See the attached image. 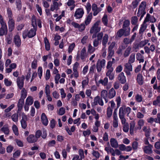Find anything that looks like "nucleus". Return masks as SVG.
<instances>
[{
    "label": "nucleus",
    "instance_id": "nucleus-43",
    "mask_svg": "<svg viewBox=\"0 0 160 160\" xmlns=\"http://www.w3.org/2000/svg\"><path fill=\"white\" fill-rule=\"evenodd\" d=\"M102 22L105 26H107L108 24V19L107 15H104L102 18Z\"/></svg>",
    "mask_w": 160,
    "mask_h": 160
},
{
    "label": "nucleus",
    "instance_id": "nucleus-47",
    "mask_svg": "<svg viewBox=\"0 0 160 160\" xmlns=\"http://www.w3.org/2000/svg\"><path fill=\"white\" fill-rule=\"evenodd\" d=\"M0 130L5 134L8 135L9 133V130L8 127H3Z\"/></svg>",
    "mask_w": 160,
    "mask_h": 160
},
{
    "label": "nucleus",
    "instance_id": "nucleus-55",
    "mask_svg": "<svg viewBox=\"0 0 160 160\" xmlns=\"http://www.w3.org/2000/svg\"><path fill=\"white\" fill-rule=\"evenodd\" d=\"M65 108H64L62 107L59 109L58 112V114L59 115H62L65 113Z\"/></svg>",
    "mask_w": 160,
    "mask_h": 160
},
{
    "label": "nucleus",
    "instance_id": "nucleus-31",
    "mask_svg": "<svg viewBox=\"0 0 160 160\" xmlns=\"http://www.w3.org/2000/svg\"><path fill=\"white\" fill-rule=\"evenodd\" d=\"M92 18V13L91 12L88 15L85 21V23L86 25H87L90 23Z\"/></svg>",
    "mask_w": 160,
    "mask_h": 160
},
{
    "label": "nucleus",
    "instance_id": "nucleus-12",
    "mask_svg": "<svg viewBox=\"0 0 160 160\" xmlns=\"http://www.w3.org/2000/svg\"><path fill=\"white\" fill-rule=\"evenodd\" d=\"M22 119L21 120V123L22 128L25 129L27 127L26 121L27 119V116L23 112L22 114Z\"/></svg>",
    "mask_w": 160,
    "mask_h": 160
},
{
    "label": "nucleus",
    "instance_id": "nucleus-37",
    "mask_svg": "<svg viewBox=\"0 0 160 160\" xmlns=\"http://www.w3.org/2000/svg\"><path fill=\"white\" fill-rule=\"evenodd\" d=\"M125 47L123 45H121L119 47L116 52V53L119 55L121 56L122 54L123 51L125 49Z\"/></svg>",
    "mask_w": 160,
    "mask_h": 160
},
{
    "label": "nucleus",
    "instance_id": "nucleus-63",
    "mask_svg": "<svg viewBox=\"0 0 160 160\" xmlns=\"http://www.w3.org/2000/svg\"><path fill=\"white\" fill-rule=\"evenodd\" d=\"M37 66V60H34L32 63L31 67L33 69H36Z\"/></svg>",
    "mask_w": 160,
    "mask_h": 160
},
{
    "label": "nucleus",
    "instance_id": "nucleus-41",
    "mask_svg": "<svg viewBox=\"0 0 160 160\" xmlns=\"http://www.w3.org/2000/svg\"><path fill=\"white\" fill-rule=\"evenodd\" d=\"M135 124V122L133 121H132L130 123V132L131 134L133 133Z\"/></svg>",
    "mask_w": 160,
    "mask_h": 160
},
{
    "label": "nucleus",
    "instance_id": "nucleus-10",
    "mask_svg": "<svg viewBox=\"0 0 160 160\" xmlns=\"http://www.w3.org/2000/svg\"><path fill=\"white\" fill-rule=\"evenodd\" d=\"M143 130L145 132V135L146 137V138L144 139L145 144L146 145H149V142L148 139L149 138L150 129L149 128H147L146 127L144 126L143 128Z\"/></svg>",
    "mask_w": 160,
    "mask_h": 160
},
{
    "label": "nucleus",
    "instance_id": "nucleus-20",
    "mask_svg": "<svg viewBox=\"0 0 160 160\" xmlns=\"http://www.w3.org/2000/svg\"><path fill=\"white\" fill-rule=\"evenodd\" d=\"M27 141L30 143H34L37 141V138L34 135L32 134L30 135L27 138Z\"/></svg>",
    "mask_w": 160,
    "mask_h": 160
},
{
    "label": "nucleus",
    "instance_id": "nucleus-50",
    "mask_svg": "<svg viewBox=\"0 0 160 160\" xmlns=\"http://www.w3.org/2000/svg\"><path fill=\"white\" fill-rule=\"evenodd\" d=\"M148 40H145L144 41H141L137 45V47H142L146 45L148 42Z\"/></svg>",
    "mask_w": 160,
    "mask_h": 160
},
{
    "label": "nucleus",
    "instance_id": "nucleus-29",
    "mask_svg": "<svg viewBox=\"0 0 160 160\" xmlns=\"http://www.w3.org/2000/svg\"><path fill=\"white\" fill-rule=\"evenodd\" d=\"M108 36L107 34H104V36L102 38V44L103 46H104L105 47H106V45L107 43L108 40Z\"/></svg>",
    "mask_w": 160,
    "mask_h": 160
},
{
    "label": "nucleus",
    "instance_id": "nucleus-60",
    "mask_svg": "<svg viewBox=\"0 0 160 160\" xmlns=\"http://www.w3.org/2000/svg\"><path fill=\"white\" fill-rule=\"evenodd\" d=\"M38 72L39 78H41V77L42 75V68L41 67H39L38 69Z\"/></svg>",
    "mask_w": 160,
    "mask_h": 160
},
{
    "label": "nucleus",
    "instance_id": "nucleus-33",
    "mask_svg": "<svg viewBox=\"0 0 160 160\" xmlns=\"http://www.w3.org/2000/svg\"><path fill=\"white\" fill-rule=\"evenodd\" d=\"M33 102L32 98L31 96H28L26 99L25 104L29 105H32Z\"/></svg>",
    "mask_w": 160,
    "mask_h": 160
},
{
    "label": "nucleus",
    "instance_id": "nucleus-18",
    "mask_svg": "<svg viewBox=\"0 0 160 160\" xmlns=\"http://www.w3.org/2000/svg\"><path fill=\"white\" fill-rule=\"evenodd\" d=\"M14 42L15 45L17 47H19L21 45V40L18 35H16L14 36Z\"/></svg>",
    "mask_w": 160,
    "mask_h": 160
},
{
    "label": "nucleus",
    "instance_id": "nucleus-23",
    "mask_svg": "<svg viewBox=\"0 0 160 160\" xmlns=\"http://www.w3.org/2000/svg\"><path fill=\"white\" fill-rule=\"evenodd\" d=\"M111 146L113 148H117L118 146L117 140L114 138H111L110 140Z\"/></svg>",
    "mask_w": 160,
    "mask_h": 160
},
{
    "label": "nucleus",
    "instance_id": "nucleus-22",
    "mask_svg": "<svg viewBox=\"0 0 160 160\" xmlns=\"http://www.w3.org/2000/svg\"><path fill=\"white\" fill-rule=\"evenodd\" d=\"M41 119L42 123L45 126H47L48 123V120L46 114L43 113L42 114Z\"/></svg>",
    "mask_w": 160,
    "mask_h": 160
},
{
    "label": "nucleus",
    "instance_id": "nucleus-3",
    "mask_svg": "<svg viewBox=\"0 0 160 160\" xmlns=\"http://www.w3.org/2000/svg\"><path fill=\"white\" fill-rule=\"evenodd\" d=\"M150 20V15L148 13L143 23L141 25L139 30V33L142 35L147 28V25L149 24V21Z\"/></svg>",
    "mask_w": 160,
    "mask_h": 160
},
{
    "label": "nucleus",
    "instance_id": "nucleus-48",
    "mask_svg": "<svg viewBox=\"0 0 160 160\" xmlns=\"http://www.w3.org/2000/svg\"><path fill=\"white\" fill-rule=\"evenodd\" d=\"M11 118L12 121L15 122H17L18 121V113H15L13 114Z\"/></svg>",
    "mask_w": 160,
    "mask_h": 160
},
{
    "label": "nucleus",
    "instance_id": "nucleus-1",
    "mask_svg": "<svg viewBox=\"0 0 160 160\" xmlns=\"http://www.w3.org/2000/svg\"><path fill=\"white\" fill-rule=\"evenodd\" d=\"M116 92L113 88H111L108 92L106 90H103L101 93V96L105 100V102L107 103L108 101V98L112 99L116 95Z\"/></svg>",
    "mask_w": 160,
    "mask_h": 160
},
{
    "label": "nucleus",
    "instance_id": "nucleus-8",
    "mask_svg": "<svg viewBox=\"0 0 160 160\" xmlns=\"http://www.w3.org/2000/svg\"><path fill=\"white\" fill-rule=\"evenodd\" d=\"M102 98H101L98 96L94 98L93 102L92 104V107L96 106L98 104L101 106H103L104 105L103 102L102 100Z\"/></svg>",
    "mask_w": 160,
    "mask_h": 160
},
{
    "label": "nucleus",
    "instance_id": "nucleus-26",
    "mask_svg": "<svg viewBox=\"0 0 160 160\" xmlns=\"http://www.w3.org/2000/svg\"><path fill=\"white\" fill-rule=\"evenodd\" d=\"M78 63L77 62H76L74 64L73 67V70L74 72L73 74L74 76L76 78H78V74L77 70V68L78 66Z\"/></svg>",
    "mask_w": 160,
    "mask_h": 160
},
{
    "label": "nucleus",
    "instance_id": "nucleus-64",
    "mask_svg": "<svg viewBox=\"0 0 160 160\" xmlns=\"http://www.w3.org/2000/svg\"><path fill=\"white\" fill-rule=\"evenodd\" d=\"M129 126L128 124H125L123 125V130L125 132H128V131Z\"/></svg>",
    "mask_w": 160,
    "mask_h": 160
},
{
    "label": "nucleus",
    "instance_id": "nucleus-51",
    "mask_svg": "<svg viewBox=\"0 0 160 160\" xmlns=\"http://www.w3.org/2000/svg\"><path fill=\"white\" fill-rule=\"evenodd\" d=\"M12 129L15 134L18 136V127L15 125L14 124L13 125Z\"/></svg>",
    "mask_w": 160,
    "mask_h": 160
},
{
    "label": "nucleus",
    "instance_id": "nucleus-6",
    "mask_svg": "<svg viewBox=\"0 0 160 160\" xmlns=\"http://www.w3.org/2000/svg\"><path fill=\"white\" fill-rule=\"evenodd\" d=\"M131 108L129 107L126 108L124 107H120L119 109V117H125L126 113L128 115L131 112Z\"/></svg>",
    "mask_w": 160,
    "mask_h": 160
},
{
    "label": "nucleus",
    "instance_id": "nucleus-59",
    "mask_svg": "<svg viewBox=\"0 0 160 160\" xmlns=\"http://www.w3.org/2000/svg\"><path fill=\"white\" fill-rule=\"evenodd\" d=\"M5 84L7 86H9L11 85L12 82L9 81L8 79L5 78L4 80Z\"/></svg>",
    "mask_w": 160,
    "mask_h": 160
},
{
    "label": "nucleus",
    "instance_id": "nucleus-2",
    "mask_svg": "<svg viewBox=\"0 0 160 160\" xmlns=\"http://www.w3.org/2000/svg\"><path fill=\"white\" fill-rule=\"evenodd\" d=\"M146 2L145 1H143L141 2L139 6L137 16L139 17L141 16L140 20L144 16L146 13L145 10L146 7Z\"/></svg>",
    "mask_w": 160,
    "mask_h": 160
},
{
    "label": "nucleus",
    "instance_id": "nucleus-56",
    "mask_svg": "<svg viewBox=\"0 0 160 160\" xmlns=\"http://www.w3.org/2000/svg\"><path fill=\"white\" fill-rule=\"evenodd\" d=\"M89 80L88 78L86 80H83L82 82V88L84 89L85 87L87 85L88 83Z\"/></svg>",
    "mask_w": 160,
    "mask_h": 160
},
{
    "label": "nucleus",
    "instance_id": "nucleus-32",
    "mask_svg": "<svg viewBox=\"0 0 160 160\" xmlns=\"http://www.w3.org/2000/svg\"><path fill=\"white\" fill-rule=\"evenodd\" d=\"M137 81L140 85H142L143 83V81L142 79V76L141 74H138L137 76Z\"/></svg>",
    "mask_w": 160,
    "mask_h": 160
},
{
    "label": "nucleus",
    "instance_id": "nucleus-27",
    "mask_svg": "<svg viewBox=\"0 0 160 160\" xmlns=\"http://www.w3.org/2000/svg\"><path fill=\"white\" fill-rule=\"evenodd\" d=\"M52 2V4L51 6L50 10L52 11H54L55 10H57L58 9V3L55 1H53Z\"/></svg>",
    "mask_w": 160,
    "mask_h": 160
},
{
    "label": "nucleus",
    "instance_id": "nucleus-57",
    "mask_svg": "<svg viewBox=\"0 0 160 160\" xmlns=\"http://www.w3.org/2000/svg\"><path fill=\"white\" fill-rule=\"evenodd\" d=\"M75 47V44L74 43L71 44L69 47L68 48V52L69 53H71Z\"/></svg>",
    "mask_w": 160,
    "mask_h": 160
},
{
    "label": "nucleus",
    "instance_id": "nucleus-39",
    "mask_svg": "<svg viewBox=\"0 0 160 160\" xmlns=\"http://www.w3.org/2000/svg\"><path fill=\"white\" fill-rule=\"evenodd\" d=\"M44 41L45 46V49L46 50L48 51L50 50V44L47 38L45 37L44 38Z\"/></svg>",
    "mask_w": 160,
    "mask_h": 160
},
{
    "label": "nucleus",
    "instance_id": "nucleus-5",
    "mask_svg": "<svg viewBox=\"0 0 160 160\" xmlns=\"http://www.w3.org/2000/svg\"><path fill=\"white\" fill-rule=\"evenodd\" d=\"M130 28L124 29L123 28L119 29L117 32L116 37L121 38L123 35L125 37L129 35L130 34Z\"/></svg>",
    "mask_w": 160,
    "mask_h": 160
},
{
    "label": "nucleus",
    "instance_id": "nucleus-7",
    "mask_svg": "<svg viewBox=\"0 0 160 160\" xmlns=\"http://www.w3.org/2000/svg\"><path fill=\"white\" fill-rule=\"evenodd\" d=\"M100 23V20L97 21L91 28L90 31V33H97L101 30V27L99 26Z\"/></svg>",
    "mask_w": 160,
    "mask_h": 160
},
{
    "label": "nucleus",
    "instance_id": "nucleus-19",
    "mask_svg": "<svg viewBox=\"0 0 160 160\" xmlns=\"http://www.w3.org/2000/svg\"><path fill=\"white\" fill-rule=\"evenodd\" d=\"M107 70V72L106 73V76L109 77L110 80H113L114 77V74L112 72L113 71V69L111 68L110 69Z\"/></svg>",
    "mask_w": 160,
    "mask_h": 160
},
{
    "label": "nucleus",
    "instance_id": "nucleus-46",
    "mask_svg": "<svg viewBox=\"0 0 160 160\" xmlns=\"http://www.w3.org/2000/svg\"><path fill=\"white\" fill-rule=\"evenodd\" d=\"M130 24V22L128 20H126L123 22L122 28L125 29L126 28H128Z\"/></svg>",
    "mask_w": 160,
    "mask_h": 160
},
{
    "label": "nucleus",
    "instance_id": "nucleus-25",
    "mask_svg": "<svg viewBox=\"0 0 160 160\" xmlns=\"http://www.w3.org/2000/svg\"><path fill=\"white\" fill-rule=\"evenodd\" d=\"M116 101L117 102V108L115 109L114 111L113 114L114 115L117 114V112L118 108L120 106L121 102V98L120 97V96H118L117 97Z\"/></svg>",
    "mask_w": 160,
    "mask_h": 160
},
{
    "label": "nucleus",
    "instance_id": "nucleus-13",
    "mask_svg": "<svg viewBox=\"0 0 160 160\" xmlns=\"http://www.w3.org/2000/svg\"><path fill=\"white\" fill-rule=\"evenodd\" d=\"M84 13V12L82 9L78 8L76 11L74 16L77 19H79L82 18Z\"/></svg>",
    "mask_w": 160,
    "mask_h": 160
},
{
    "label": "nucleus",
    "instance_id": "nucleus-42",
    "mask_svg": "<svg viewBox=\"0 0 160 160\" xmlns=\"http://www.w3.org/2000/svg\"><path fill=\"white\" fill-rule=\"evenodd\" d=\"M32 25L33 28H37V20L34 15L32 16Z\"/></svg>",
    "mask_w": 160,
    "mask_h": 160
},
{
    "label": "nucleus",
    "instance_id": "nucleus-62",
    "mask_svg": "<svg viewBox=\"0 0 160 160\" xmlns=\"http://www.w3.org/2000/svg\"><path fill=\"white\" fill-rule=\"evenodd\" d=\"M86 8L87 10V13H89L91 10V5L89 2H88L87 3L86 6Z\"/></svg>",
    "mask_w": 160,
    "mask_h": 160
},
{
    "label": "nucleus",
    "instance_id": "nucleus-30",
    "mask_svg": "<svg viewBox=\"0 0 160 160\" xmlns=\"http://www.w3.org/2000/svg\"><path fill=\"white\" fill-rule=\"evenodd\" d=\"M138 3L137 1L135 0L132 2L131 5L128 6V8L130 10L135 9L137 7Z\"/></svg>",
    "mask_w": 160,
    "mask_h": 160
},
{
    "label": "nucleus",
    "instance_id": "nucleus-9",
    "mask_svg": "<svg viewBox=\"0 0 160 160\" xmlns=\"http://www.w3.org/2000/svg\"><path fill=\"white\" fill-rule=\"evenodd\" d=\"M106 61L105 59L98 60L96 64V68L98 72H100L102 68H104L105 66Z\"/></svg>",
    "mask_w": 160,
    "mask_h": 160
},
{
    "label": "nucleus",
    "instance_id": "nucleus-24",
    "mask_svg": "<svg viewBox=\"0 0 160 160\" xmlns=\"http://www.w3.org/2000/svg\"><path fill=\"white\" fill-rule=\"evenodd\" d=\"M87 57V55L86 53V48H83L81 52L80 58L83 61H84Z\"/></svg>",
    "mask_w": 160,
    "mask_h": 160
},
{
    "label": "nucleus",
    "instance_id": "nucleus-58",
    "mask_svg": "<svg viewBox=\"0 0 160 160\" xmlns=\"http://www.w3.org/2000/svg\"><path fill=\"white\" fill-rule=\"evenodd\" d=\"M144 151L146 153L149 154L150 153V146L149 145L145 147L144 148Z\"/></svg>",
    "mask_w": 160,
    "mask_h": 160
},
{
    "label": "nucleus",
    "instance_id": "nucleus-49",
    "mask_svg": "<svg viewBox=\"0 0 160 160\" xmlns=\"http://www.w3.org/2000/svg\"><path fill=\"white\" fill-rule=\"evenodd\" d=\"M16 4L18 10H20L22 7L21 1L20 0H16Z\"/></svg>",
    "mask_w": 160,
    "mask_h": 160
},
{
    "label": "nucleus",
    "instance_id": "nucleus-21",
    "mask_svg": "<svg viewBox=\"0 0 160 160\" xmlns=\"http://www.w3.org/2000/svg\"><path fill=\"white\" fill-rule=\"evenodd\" d=\"M103 36V33L102 32H101L98 33H97L93 34L92 35V38H94L97 37V39L101 41L102 39Z\"/></svg>",
    "mask_w": 160,
    "mask_h": 160
},
{
    "label": "nucleus",
    "instance_id": "nucleus-53",
    "mask_svg": "<svg viewBox=\"0 0 160 160\" xmlns=\"http://www.w3.org/2000/svg\"><path fill=\"white\" fill-rule=\"evenodd\" d=\"M144 121L142 119H140L138 121V124L139 127L137 128H135L136 129L140 130L142 126H143L144 125Z\"/></svg>",
    "mask_w": 160,
    "mask_h": 160
},
{
    "label": "nucleus",
    "instance_id": "nucleus-36",
    "mask_svg": "<svg viewBox=\"0 0 160 160\" xmlns=\"http://www.w3.org/2000/svg\"><path fill=\"white\" fill-rule=\"evenodd\" d=\"M138 18L137 16L132 17L131 18V23L133 25L138 24Z\"/></svg>",
    "mask_w": 160,
    "mask_h": 160
},
{
    "label": "nucleus",
    "instance_id": "nucleus-61",
    "mask_svg": "<svg viewBox=\"0 0 160 160\" xmlns=\"http://www.w3.org/2000/svg\"><path fill=\"white\" fill-rule=\"evenodd\" d=\"M136 100L138 102H140L142 101V97L141 95L137 94L135 96Z\"/></svg>",
    "mask_w": 160,
    "mask_h": 160
},
{
    "label": "nucleus",
    "instance_id": "nucleus-4",
    "mask_svg": "<svg viewBox=\"0 0 160 160\" xmlns=\"http://www.w3.org/2000/svg\"><path fill=\"white\" fill-rule=\"evenodd\" d=\"M36 28H33L29 31L25 30L22 33L23 38L25 39L27 37L29 38H32L34 37L36 34Z\"/></svg>",
    "mask_w": 160,
    "mask_h": 160
},
{
    "label": "nucleus",
    "instance_id": "nucleus-52",
    "mask_svg": "<svg viewBox=\"0 0 160 160\" xmlns=\"http://www.w3.org/2000/svg\"><path fill=\"white\" fill-rule=\"evenodd\" d=\"M7 13L8 19L12 18V13L11 9L10 8H8L7 10Z\"/></svg>",
    "mask_w": 160,
    "mask_h": 160
},
{
    "label": "nucleus",
    "instance_id": "nucleus-28",
    "mask_svg": "<svg viewBox=\"0 0 160 160\" xmlns=\"http://www.w3.org/2000/svg\"><path fill=\"white\" fill-rule=\"evenodd\" d=\"M24 99L21 98L19 99L18 105V111H20L22 110L24 103Z\"/></svg>",
    "mask_w": 160,
    "mask_h": 160
},
{
    "label": "nucleus",
    "instance_id": "nucleus-11",
    "mask_svg": "<svg viewBox=\"0 0 160 160\" xmlns=\"http://www.w3.org/2000/svg\"><path fill=\"white\" fill-rule=\"evenodd\" d=\"M24 79L25 77L23 75L21 77H18L17 79V85L20 89H22L23 86Z\"/></svg>",
    "mask_w": 160,
    "mask_h": 160
},
{
    "label": "nucleus",
    "instance_id": "nucleus-44",
    "mask_svg": "<svg viewBox=\"0 0 160 160\" xmlns=\"http://www.w3.org/2000/svg\"><path fill=\"white\" fill-rule=\"evenodd\" d=\"M108 82V78L107 77L104 78L103 80L100 79L99 80V82L101 83L102 85L105 86L107 85Z\"/></svg>",
    "mask_w": 160,
    "mask_h": 160
},
{
    "label": "nucleus",
    "instance_id": "nucleus-35",
    "mask_svg": "<svg viewBox=\"0 0 160 160\" xmlns=\"http://www.w3.org/2000/svg\"><path fill=\"white\" fill-rule=\"evenodd\" d=\"M20 98L24 99L27 96V91L25 88H23L21 92Z\"/></svg>",
    "mask_w": 160,
    "mask_h": 160
},
{
    "label": "nucleus",
    "instance_id": "nucleus-17",
    "mask_svg": "<svg viewBox=\"0 0 160 160\" xmlns=\"http://www.w3.org/2000/svg\"><path fill=\"white\" fill-rule=\"evenodd\" d=\"M92 9L93 12V15L94 16L97 15L101 10V9L100 8H98L97 5L95 3L92 4Z\"/></svg>",
    "mask_w": 160,
    "mask_h": 160
},
{
    "label": "nucleus",
    "instance_id": "nucleus-34",
    "mask_svg": "<svg viewBox=\"0 0 160 160\" xmlns=\"http://www.w3.org/2000/svg\"><path fill=\"white\" fill-rule=\"evenodd\" d=\"M135 53H132L131 54L128 60V63L132 64L134 62L135 59Z\"/></svg>",
    "mask_w": 160,
    "mask_h": 160
},
{
    "label": "nucleus",
    "instance_id": "nucleus-15",
    "mask_svg": "<svg viewBox=\"0 0 160 160\" xmlns=\"http://www.w3.org/2000/svg\"><path fill=\"white\" fill-rule=\"evenodd\" d=\"M9 31L12 32L15 28V22L12 18L8 19V22Z\"/></svg>",
    "mask_w": 160,
    "mask_h": 160
},
{
    "label": "nucleus",
    "instance_id": "nucleus-54",
    "mask_svg": "<svg viewBox=\"0 0 160 160\" xmlns=\"http://www.w3.org/2000/svg\"><path fill=\"white\" fill-rule=\"evenodd\" d=\"M95 50L94 47H93L91 44H89L88 46V51L90 53H92Z\"/></svg>",
    "mask_w": 160,
    "mask_h": 160
},
{
    "label": "nucleus",
    "instance_id": "nucleus-14",
    "mask_svg": "<svg viewBox=\"0 0 160 160\" xmlns=\"http://www.w3.org/2000/svg\"><path fill=\"white\" fill-rule=\"evenodd\" d=\"M0 28V36H3L7 34L8 32V28L6 24L1 25Z\"/></svg>",
    "mask_w": 160,
    "mask_h": 160
},
{
    "label": "nucleus",
    "instance_id": "nucleus-45",
    "mask_svg": "<svg viewBox=\"0 0 160 160\" xmlns=\"http://www.w3.org/2000/svg\"><path fill=\"white\" fill-rule=\"evenodd\" d=\"M112 109L110 107H108L107 110V114L108 118H110L112 115Z\"/></svg>",
    "mask_w": 160,
    "mask_h": 160
},
{
    "label": "nucleus",
    "instance_id": "nucleus-16",
    "mask_svg": "<svg viewBox=\"0 0 160 160\" xmlns=\"http://www.w3.org/2000/svg\"><path fill=\"white\" fill-rule=\"evenodd\" d=\"M118 79L120 82L122 84H124L126 81V77L123 72L119 73L118 76Z\"/></svg>",
    "mask_w": 160,
    "mask_h": 160
},
{
    "label": "nucleus",
    "instance_id": "nucleus-38",
    "mask_svg": "<svg viewBox=\"0 0 160 160\" xmlns=\"http://www.w3.org/2000/svg\"><path fill=\"white\" fill-rule=\"evenodd\" d=\"M124 67V70H129V71H132V66L131 64L127 63L125 64Z\"/></svg>",
    "mask_w": 160,
    "mask_h": 160
},
{
    "label": "nucleus",
    "instance_id": "nucleus-40",
    "mask_svg": "<svg viewBox=\"0 0 160 160\" xmlns=\"http://www.w3.org/2000/svg\"><path fill=\"white\" fill-rule=\"evenodd\" d=\"M131 50V48L130 47H128L125 50L123 54V56L125 57H128L130 53Z\"/></svg>",
    "mask_w": 160,
    "mask_h": 160
}]
</instances>
